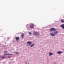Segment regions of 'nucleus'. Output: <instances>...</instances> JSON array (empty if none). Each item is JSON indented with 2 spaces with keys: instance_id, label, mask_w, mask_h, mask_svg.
Instances as JSON below:
<instances>
[{
  "instance_id": "obj_20",
  "label": "nucleus",
  "mask_w": 64,
  "mask_h": 64,
  "mask_svg": "<svg viewBox=\"0 0 64 64\" xmlns=\"http://www.w3.org/2000/svg\"><path fill=\"white\" fill-rule=\"evenodd\" d=\"M1 57V56H0V58Z\"/></svg>"
},
{
  "instance_id": "obj_12",
  "label": "nucleus",
  "mask_w": 64,
  "mask_h": 64,
  "mask_svg": "<svg viewBox=\"0 0 64 64\" xmlns=\"http://www.w3.org/2000/svg\"><path fill=\"white\" fill-rule=\"evenodd\" d=\"M34 44H32L30 46L31 47H33V46H34Z\"/></svg>"
},
{
  "instance_id": "obj_10",
  "label": "nucleus",
  "mask_w": 64,
  "mask_h": 64,
  "mask_svg": "<svg viewBox=\"0 0 64 64\" xmlns=\"http://www.w3.org/2000/svg\"><path fill=\"white\" fill-rule=\"evenodd\" d=\"M57 33H58V32H54V34L55 35H57Z\"/></svg>"
},
{
  "instance_id": "obj_13",
  "label": "nucleus",
  "mask_w": 64,
  "mask_h": 64,
  "mask_svg": "<svg viewBox=\"0 0 64 64\" xmlns=\"http://www.w3.org/2000/svg\"><path fill=\"white\" fill-rule=\"evenodd\" d=\"M61 22L62 23H64V20H61Z\"/></svg>"
},
{
  "instance_id": "obj_4",
  "label": "nucleus",
  "mask_w": 64,
  "mask_h": 64,
  "mask_svg": "<svg viewBox=\"0 0 64 64\" xmlns=\"http://www.w3.org/2000/svg\"><path fill=\"white\" fill-rule=\"evenodd\" d=\"M27 44H29V45H30L32 44V42L30 41H28L27 42Z\"/></svg>"
},
{
  "instance_id": "obj_11",
  "label": "nucleus",
  "mask_w": 64,
  "mask_h": 64,
  "mask_svg": "<svg viewBox=\"0 0 64 64\" xmlns=\"http://www.w3.org/2000/svg\"><path fill=\"white\" fill-rule=\"evenodd\" d=\"M53 55V53H52L50 52V53L49 55V56H51V55Z\"/></svg>"
},
{
  "instance_id": "obj_3",
  "label": "nucleus",
  "mask_w": 64,
  "mask_h": 64,
  "mask_svg": "<svg viewBox=\"0 0 64 64\" xmlns=\"http://www.w3.org/2000/svg\"><path fill=\"white\" fill-rule=\"evenodd\" d=\"M34 34L35 36L39 35V33L38 32H34Z\"/></svg>"
},
{
  "instance_id": "obj_19",
  "label": "nucleus",
  "mask_w": 64,
  "mask_h": 64,
  "mask_svg": "<svg viewBox=\"0 0 64 64\" xmlns=\"http://www.w3.org/2000/svg\"><path fill=\"white\" fill-rule=\"evenodd\" d=\"M8 55H11L10 54H8Z\"/></svg>"
},
{
  "instance_id": "obj_17",
  "label": "nucleus",
  "mask_w": 64,
  "mask_h": 64,
  "mask_svg": "<svg viewBox=\"0 0 64 64\" xmlns=\"http://www.w3.org/2000/svg\"><path fill=\"white\" fill-rule=\"evenodd\" d=\"M4 53H7V51H6L4 52Z\"/></svg>"
},
{
  "instance_id": "obj_9",
  "label": "nucleus",
  "mask_w": 64,
  "mask_h": 64,
  "mask_svg": "<svg viewBox=\"0 0 64 64\" xmlns=\"http://www.w3.org/2000/svg\"><path fill=\"white\" fill-rule=\"evenodd\" d=\"M61 26L63 29H64V24L61 25Z\"/></svg>"
},
{
  "instance_id": "obj_2",
  "label": "nucleus",
  "mask_w": 64,
  "mask_h": 64,
  "mask_svg": "<svg viewBox=\"0 0 64 64\" xmlns=\"http://www.w3.org/2000/svg\"><path fill=\"white\" fill-rule=\"evenodd\" d=\"M30 28H34V24H31L30 26Z\"/></svg>"
},
{
  "instance_id": "obj_6",
  "label": "nucleus",
  "mask_w": 64,
  "mask_h": 64,
  "mask_svg": "<svg viewBox=\"0 0 64 64\" xmlns=\"http://www.w3.org/2000/svg\"><path fill=\"white\" fill-rule=\"evenodd\" d=\"M57 53L58 54H61V53H63V52H61V51H59L58 52H57Z\"/></svg>"
},
{
  "instance_id": "obj_14",
  "label": "nucleus",
  "mask_w": 64,
  "mask_h": 64,
  "mask_svg": "<svg viewBox=\"0 0 64 64\" xmlns=\"http://www.w3.org/2000/svg\"><path fill=\"white\" fill-rule=\"evenodd\" d=\"M15 54H18V52H16L15 53Z\"/></svg>"
},
{
  "instance_id": "obj_7",
  "label": "nucleus",
  "mask_w": 64,
  "mask_h": 64,
  "mask_svg": "<svg viewBox=\"0 0 64 64\" xmlns=\"http://www.w3.org/2000/svg\"><path fill=\"white\" fill-rule=\"evenodd\" d=\"M21 36H22V38H23V37H24V34H22Z\"/></svg>"
},
{
  "instance_id": "obj_21",
  "label": "nucleus",
  "mask_w": 64,
  "mask_h": 64,
  "mask_svg": "<svg viewBox=\"0 0 64 64\" xmlns=\"http://www.w3.org/2000/svg\"><path fill=\"white\" fill-rule=\"evenodd\" d=\"M63 18H64V17H63Z\"/></svg>"
},
{
  "instance_id": "obj_18",
  "label": "nucleus",
  "mask_w": 64,
  "mask_h": 64,
  "mask_svg": "<svg viewBox=\"0 0 64 64\" xmlns=\"http://www.w3.org/2000/svg\"><path fill=\"white\" fill-rule=\"evenodd\" d=\"M5 55H7V54H4V56H5Z\"/></svg>"
},
{
  "instance_id": "obj_16",
  "label": "nucleus",
  "mask_w": 64,
  "mask_h": 64,
  "mask_svg": "<svg viewBox=\"0 0 64 64\" xmlns=\"http://www.w3.org/2000/svg\"><path fill=\"white\" fill-rule=\"evenodd\" d=\"M29 34H30V35H31L32 34L30 32H29Z\"/></svg>"
},
{
  "instance_id": "obj_15",
  "label": "nucleus",
  "mask_w": 64,
  "mask_h": 64,
  "mask_svg": "<svg viewBox=\"0 0 64 64\" xmlns=\"http://www.w3.org/2000/svg\"><path fill=\"white\" fill-rule=\"evenodd\" d=\"M5 58V56H2V58Z\"/></svg>"
},
{
  "instance_id": "obj_1",
  "label": "nucleus",
  "mask_w": 64,
  "mask_h": 64,
  "mask_svg": "<svg viewBox=\"0 0 64 64\" xmlns=\"http://www.w3.org/2000/svg\"><path fill=\"white\" fill-rule=\"evenodd\" d=\"M56 31V29H55L54 28H51L50 29V31Z\"/></svg>"
},
{
  "instance_id": "obj_8",
  "label": "nucleus",
  "mask_w": 64,
  "mask_h": 64,
  "mask_svg": "<svg viewBox=\"0 0 64 64\" xmlns=\"http://www.w3.org/2000/svg\"><path fill=\"white\" fill-rule=\"evenodd\" d=\"M51 36H55V35H54L53 33H50V34Z\"/></svg>"
},
{
  "instance_id": "obj_5",
  "label": "nucleus",
  "mask_w": 64,
  "mask_h": 64,
  "mask_svg": "<svg viewBox=\"0 0 64 64\" xmlns=\"http://www.w3.org/2000/svg\"><path fill=\"white\" fill-rule=\"evenodd\" d=\"M15 39H16V41H18L19 39V38L18 36L16 37Z\"/></svg>"
}]
</instances>
